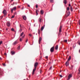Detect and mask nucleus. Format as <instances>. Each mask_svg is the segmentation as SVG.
Instances as JSON below:
<instances>
[{
  "label": "nucleus",
  "mask_w": 80,
  "mask_h": 80,
  "mask_svg": "<svg viewBox=\"0 0 80 80\" xmlns=\"http://www.w3.org/2000/svg\"><path fill=\"white\" fill-rule=\"evenodd\" d=\"M37 70V68H34L33 69L32 71V75H33V74H34V73H35V70Z\"/></svg>",
  "instance_id": "obj_6"
},
{
  "label": "nucleus",
  "mask_w": 80,
  "mask_h": 80,
  "mask_svg": "<svg viewBox=\"0 0 80 80\" xmlns=\"http://www.w3.org/2000/svg\"><path fill=\"white\" fill-rule=\"evenodd\" d=\"M67 40H64V42H67Z\"/></svg>",
  "instance_id": "obj_27"
},
{
  "label": "nucleus",
  "mask_w": 80,
  "mask_h": 80,
  "mask_svg": "<svg viewBox=\"0 0 80 80\" xmlns=\"http://www.w3.org/2000/svg\"><path fill=\"white\" fill-rule=\"evenodd\" d=\"M70 10L72 12V10H73V9L72 8V7H71L70 8Z\"/></svg>",
  "instance_id": "obj_25"
},
{
  "label": "nucleus",
  "mask_w": 80,
  "mask_h": 80,
  "mask_svg": "<svg viewBox=\"0 0 80 80\" xmlns=\"http://www.w3.org/2000/svg\"><path fill=\"white\" fill-rule=\"evenodd\" d=\"M55 50H58V45H57L55 48Z\"/></svg>",
  "instance_id": "obj_22"
},
{
  "label": "nucleus",
  "mask_w": 80,
  "mask_h": 80,
  "mask_svg": "<svg viewBox=\"0 0 80 80\" xmlns=\"http://www.w3.org/2000/svg\"><path fill=\"white\" fill-rule=\"evenodd\" d=\"M62 26H60L59 30V32L58 34V36H60V35H61V32H62Z\"/></svg>",
  "instance_id": "obj_1"
},
{
  "label": "nucleus",
  "mask_w": 80,
  "mask_h": 80,
  "mask_svg": "<svg viewBox=\"0 0 80 80\" xmlns=\"http://www.w3.org/2000/svg\"><path fill=\"white\" fill-rule=\"evenodd\" d=\"M20 46H18V47L17 48L18 50H20Z\"/></svg>",
  "instance_id": "obj_28"
},
{
  "label": "nucleus",
  "mask_w": 80,
  "mask_h": 80,
  "mask_svg": "<svg viewBox=\"0 0 80 80\" xmlns=\"http://www.w3.org/2000/svg\"><path fill=\"white\" fill-rule=\"evenodd\" d=\"M70 6H71V4H69V7H70Z\"/></svg>",
  "instance_id": "obj_44"
},
{
  "label": "nucleus",
  "mask_w": 80,
  "mask_h": 80,
  "mask_svg": "<svg viewBox=\"0 0 80 80\" xmlns=\"http://www.w3.org/2000/svg\"><path fill=\"white\" fill-rule=\"evenodd\" d=\"M38 10H36V15H38Z\"/></svg>",
  "instance_id": "obj_19"
},
{
  "label": "nucleus",
  "mask_w": 80,
  "mask_h": 80,
  "mask_svg": "<svg viewBox=\"0 0 80 80\" xmlns=\"http://www.w3.org/2000/svg\"><path fill=\"white\" fill-rule=\"evenodd\" d=\"M44 28L43 27V26L41 28V31H42L43 30Z\"/></svg>",
  "instance_id": "obj_20"
},
{
  "label": "nucleus",
  "mask_w": 80,
  "mask_h": 80,
  "mask_svg": "<svg viewBox=\"0 0 80 80\" xmlns=\"http://www.w3.org/2000/svg\"><path fill=\"white\" fill-rule=\"evenodd\" d=\"M50 2L52 3L53 2V0H50Z\"/></svg>",
  "instance_id": "obj_39"
},
{
  "label": "nucleus",
  "mask_w": 80,
  "mask_h": 80,
  "mask_svg": "<svg viewBox=\"0 0 80 80\" xmlns=\"http://www.w3.org/2000/svg\"><path fill=\"white\" fill-rule=\"evenodd\" d=\"M2 43V41H1L0 42V45H1Z\"/></svg>",
  "instance_id": "obj_36"
},
{
  "label": "nucleus",
  "mask_w": 80,
  "mask_h": 80,
  "mask_svg": "<svg viewBox=\"0 0 80 80\" xmlns=\"http://www.w3.org/2000/svg\"><path fill=\"white\" fill-rule=\"evenodd\" d=\"M36 8H38V5H36Z\"/></svg>",
  "instance_id": "obj_35"
},
{
  "label": "nucleus",
  "mask_w": 80,
  "mask_h": 80,
  "mask_svg": "<svg viewBox=\"0 0 80 80\" xmlns=\"http://www.w3.org/2000/svg\"><path fill=\"white\" fill-rule=\"evenodd\" d=\"M72 77V75L71 74H69V76H68V78L67 79V80H70V79L71 77Z\"/></svg>",
  "instance_id": "obj_7"
},
{
  "label": "nucleus",
  "mask_w": 80,
  "mask_h": 80,
  "mask_svg": "<svg viewBox=\"0 0 80 80\" xmlns=\"http://www.w3.org/2000/svg\"><path fill=\"white\" fill-rule=\"evenodd\" d=\"M8 30V29L7 28L6 30Z\"/></svg>",
  "instance_id": "obj_53"
},
{
  "label": "nucleus",
  "mask_w": 80,
  "mask_h": 80,
  "mask_svg": "<svg viewBox=\"0 0 80 80\" xmlns=\"http://www.w3.org/2000/svg\"><path fill=\"white\" fill-rule=\"evenodd\" d=\"M71 60V56H70L69 57L68 61H68H69V60Z\"/></svg>",
  "instance_id": "obj_17"
},
{
  "label": "nucleus",
  "mask_w": 80,
  "mask_h": 80,
  "mask_svg": "<svg viewBox=\"0 0 80 80\" xmlns=\"http://www.w3.org/2000/svg\"><path fill=\"white\" fill-rule=\"evenodd\" d=\"M41 41H42V38L40 37L39 40H38V42H39V44H40V42H41Z\"/></svg>",
  "instance_id": "obj_10"
},
{
  "label": "nucleus",
  "mask_w": 80,
  "mask_h": 80,
  "mask_svg": "<svg viewBox=\"0 0 80 80\" xmlns=\"http://www.w3.org/2000/svg\"><path fill=\"white\" fill-rule=\"evenodd\" d=\"M48 58V56H46L45 57V58H46L47 59V58Z\"/></svg>",
  "instance_id": "obj_34"
},
{
  "label": "nucleus",
  "mask_w": 80,
  "mask_h": 80,
  "mask_svg": "<svg viewBox=\"0 0 80 80\" xmlns=\"http://www.w3.org/2000/svg\"><path fill=\"white\" fill-rule=\"evenodd\" d=\"M22 39H21V38H20V42H22Z\"/></svg>",
  "instance_id": "obj_41"
},
{
  "label": "nucleus",
  "mask_w": 80,
  "mask_h": 80,
  "mask_svg": "<svg viewBox=\"0 0 80 80\" xmlns=\"http://www.w3.org/2000/svg\"><path fill=\"white\" fill-rule=\"evenodd\" d=\"M67 14H68V16H67V17H68V16H69L70 15V12H67Z\"/></svg>",
  "instance_id": "obj_14"
},
{
  "label": "nucleus",
  "mask_w": 80,
  "mask_h": 80,
  "mask_svg": "<svg viewBox=\"0 0 80 80\" xmlns=\"http://www.w3.org/2000/svg\"><path fill=\"white\" fill-rule=\"evenodd\" d=\"M66 12H67V11H66Z\"/></svg>",
  "instance_id": "obj_56"
},
{
  "label": "nucleus",
  "mask_w": 80,
  "mask_h": 80,
  "mask_svg": "<svg viewBox=\"0 0 80 80\" xmlns=\"http://www.w3.org/2000/svg\"><path fill=\"white\" fill-rule=\"evenodd\" d=\"M41 72H42V71H41L40 72V73H41Z\"/></svg>",
  "instance_id": "obj_55"
},
{
  "label": "nucleus",
  "mask_w": 80,
  "mask_h": 80,
  "mask_svg": "<svg viewBox=\"0 0 80 80\" xmlns=\"http://www.w3.org/2000/svg\"><path fill=\"white\" fill-rule=\"evenodd\" d=\"M22 29L21 28H20V30H19V32H22Z\"/></svg>",
  "instance_id": "obj_38"
},
{
  "label": "nucleus",
  "mask_w": 80,
  "mask_h": 80,
  "mask_svg": "<svg viewBox=\"0 0 80 80\" xmlns=\"http://www.w3.org/2000/svg\"><path fill=\"white\" fill-rule=\"evenodd\" d=\"M4 54L5 55H7V53H4Z\"/></svg>",
  "instance_id": "obj_43"
},
{
  "label": "nucleus",
  "mask_w": 80,
  "mask_h": 80,
  "mask_svg": "<svg viewBox=\"0 0 80 80\" xmlns=\"http://www.w3.org/2000/svg\"><path fill=\"white\" fill-rule=\"evenodd\" d=\"M0 60H2V58L1 57H0Z\"/></svg>",
  "instance_id": "obj_49"
},
{
  "label": "nucleus",
  "mask_w": 80,
  "mask_h": 80,
  "mask_svg": "<svg viewBox=\"0 0 80 80\" xmlns=\"http://www.w3.org/2000/svg\"><path fill=\"white\" fill-rule=\"evenodd\" d=\"M60 77H61V78H62L63 77V76H62V75H60Z\"/></svg>",
  "instance_id": "obj_31"
},
{
  "label": "nucleus",
  "mask_w": 80,
  "mask_h": 80,
  "mask_svg": "<svg viewBox=\"0 0 80 80\" xmlns=\"http://www.w3.org/2000/svg\"><path fill=\"white\" fill-rule=\"evenodd\" d=\"M78 44H79V45H80V42H79V43H78Z\"/></svg>",
  "instance_id": "obj_48"
},
{
  "label": "nucleus",
  "mask_w": 80,
  "mask_h": 80,
  "mask_svg": "<svg viewBox=\"0 0 80 80\" xmlns=\"http://www.w3.org/2000/svg\"><path fill=\"white\" fill-rule=\"evenodd\" d=\"M22 38H25V36H23L22 37Z\"/></svg>",
  "instance_id": "obj_46"
},
{
  "label": "nucleus",
  "mask_w": 80,
  "mask_h": 80,
  "mask_svg": "<svg viewBox=\"0 0 80 80\" xmlns=\"http://www.w3.org/2000/svg\"><path fill=\"white\" fill-rule=\"evenodd\" d=\"M38 33L40 35V29H38Z\"/></svg>",
  "instance_id": "obj_23"
},
{
  "label": "nucleus",
  "mask_w": 80,
  "mask_h": 80,
  "mask_svg": "<svg viewBox=\"0 0 80 80\" xmlns=\"http://www.w3.org/2000/svg\"><path fill=\"white\" fill-rule=\"evenodd\" d=\"M2 65H3V66H5V63H2Z\"/></svg>",
  "instance_id": "obj_33"
},
{
  "label": "nucleus",
  "mask_w": 80,
  "mask_h": 80,
  "mask_svg": "<svg viewBox=\"0 0 80 80\" xmlns=\"http://www.w3.org/2000/svg\"><path fill=\"white\" fill-rule=\"evenodd\" d=\"M38 62H36L34 64V68H37V66H38Z\"/></svg>",
  "instance_id": "obj_5"
},
{
  "label": "nucleus",
  "mask_w": 80,
  "mask_h": 80,
  "mask_svg": "<svg viewBox=\"0 0 80 80\" xmlns=\"http://www.w3.org/2000/svg\"><path fill=\"white\" fill-rule=\"evenodd\" d=\"M11 31H15V30H14V29H13V28H12L11 29Z\"/></svg>",
  "instance_id": "obj_26"
},
{
  "label": "nucleus",
  "mask_w": 80,
  "mask_h": 80,
  "mask_svg": "<svg viewBox=\"0 0 80 80\" xmlns=\"http://www.w3.org/2000/svg\"><path fill=\"white\" fill-rule=\"evenodd\" d=\"M0 75H2L3 74V70L0 69Z\"/></svg>",
  "instance_id": "obj_8"
},
{
  "label": "nucleus",
  "mask_w": 80,
  "mask_h": 80,
  "mask_svg": "<svg viewBox=\"0 0 80 80\" xmlns=\"http://www.w3.org/2000/svg\"><path fill=\"white\" fill-rule=\"evenodd\" d=\"M18 8H20V6H18Z\"/></svg>",
  "instance_id": "obj_47"
},
{
  "label": "nucleus",
  "mask_w": 80,
  "mask_h": 80,
  "mask_svg": "<svg viewBox=\"0 0 80 80\" xmlns=\"http://www.w3.org/2000/svg\"><path fill=\"white\" fill-rule=\"evenodd\" d=\"M3 18V16H2V17H0V18H1V19H2V18Z\"/></svg>",
  "instance_id": "obj_37"
},
{
  "label": "nucleus",
  "mask_w": 80,
  "mask_h": 80,
  "mask_svg": "<svg viewBox=\"0 0 80 80\" xmlns=\"http://www.w3.org/2000/svg\"><path fill=\"white\" fill-rule=\"evenodd\" d=\"M67 10H70V8H69V7H68L67 8Z\"/></svg>",
  "instance_id": "obj_29"
},
{
  "label": "nucleus",
  "mask_w": 80,
  "mask_h": 80,
  "mask_svg": "<svg viewBox=\"0 0 80 80\" xmlns=\"http://www.w3.org/2000/svg\"><path fill=\"white\" fill-rule=\"evenodd\" d=\"M41 14H42V15H43V11L42 10H41L40 12Z\"/></svg>",
  "instance_id": "obj_21"
},
{
  "label": "nucleus",
  "mask_w": 80,
  "mask_h": 80,
  "mask_svg": "<svg viewBox=\"0 0 80 80\" xmlns=\"http://www.w3.org/2000/svg\"><path fill=\"white\" fill-rule=\"evenodd\" d=\"M7 25L8 27H10V23L8 22L7 23Z\"/></svg>",
  "instance_id": "obj_11"
},
{
  "label": "nucleus",
  "mask_w": 80,
  "mask_h": 80,
  "mask_svg": "<svg viewBox=\"0 0 80 80\" xmlns=\"http://www.w3.org/2000/svg\"><path fill=\"white\" fill-rule=\"evenodd\" d=\"M14 17H15V15L12 16V17H11L12 18H14Z\"/></svg>",
  "instance_id": "obj_30"
},
{
  "label": "nucleus",
  "mask_w": 80,
  "mask_h": 80,
  "mask_svg": "<svg viewBox=\"0 0 80 80\" xmlns=\"http://www.w3.org/2000/svg\"><path fill=\"white\" fill-rule=\"evenodd\" d=\"M38 20H39V22H40V23H41V22H42V19H41V18H39Z\"/></svg>",
  "instance_id": "obj_13"
},
{
  "label": "nucleus",
  "mask_w": 80,
  "mask_h": 80,
  "mask_svg": "<svg viewBox=\"0 0 80 80\" xmlns=\"http://www.w3.org/2000/svg\"><path fill=\"white\" fill-rule=\"evenodd\" d=\"M54 47L53 46L50 49V51L51 52H54Z\"/></svg>",
  "instance_id": "obj_2"
},
{
  "label": "nucleus",
  "mask_w": 80,
  "mask_h": 80,
  "mask_svg": "<svg viewBox=\"0 0 80 80\" xmlns=\"http://www.w3.org/2000/svg\"><path fill=\"white\" fill-rule=\"evenodd\" d=\"M23 18L25 20H27V17H26L25 16L23 17Z\"/></svg>",
  "instance_id": "obj_15"
},
{
  "label": "nucleus",
  "mask_w": 80,
  "mask_h": 80,
  "mask_svg": "<svg viewBox=\"0 0 80 80\" xmlns=\"http://www.w3.org/2000/svg\"><path fill=\"white\" fill-rule=\"evenodd\" d=\"M66 65L67 67V66H68V61H67L66 62Z\"/></svg>",
  "instance_id": "obj_12"
},
{
  "label": "nucleus",
  "mask_w": 80,
  "mask_h": 80,
  "mask_svg": "<svg viewBox=\"0 0 80 80\" xmlns=\"http://www.w3.org/2000/svg\"><path fill=\"white\" fill-rule=\"evenodd\" d=\"M28 41V39H27L26 41V42H27Z\"/></svg>",
  "instance_id": "obj_42"
},
{
  "label": "nucleus",
  "mask_w": 80,
  "mask_h": 80,
  "mask_svg": "<svg viewBox=\"0 0 80 80\" xmlns=\"http://www.w3.org/2000/svg\"><path fill=\"white\" fill-rule=\"evenodd\" d=\"M63 2L64 3V4H67V0H64Z\"/></svg>",
  "instance_id": "obj_16"
},
{
  "label": "nucleus",
  "mask_w": 80,
  "mask_h": 80,
  "mask_svg": "<svg viewBox=\"0 0 80 80\" xmlns=\"http://www.w3.org/2000/svg\"><path fill=\"white\" fill-rule=\"evenodd\" d=\"M23 32H22L21 34L20 35V36H21V37L23 36Z\"/></svg>",
  "instance_id": "obj_24"
},
{
  "label": "nucleus",
  "mask_w": 80,
  "mask_h": 80,
  "mask_svg": "<svg viewBox=\"0 0 80 80\" xmlns=\"http://www.w3.org/2000/svg\"><path fill=\"white\" fill-rule=\"evenodd\" d=\"M75 62H77V60H75Z\"/></svg>",
  "instance_id": "obj_50"
},
{
  "label": "nucleus",
  "mask_w": 80,
  "mask_h": 80,
  "mask_svg": "<svg viewBox=\"0 0 80 80\" xmlns=\"http://www.w3.org/2000/svg\"><path fill=\"white\" fill-rule=\"evenodd\" d=\"M4 14V15H7V11H6V10H4L3 12H2Z\"/></svg>",
  "instance_id": "obj_4"
},
{
  "label": "nucleus",
  "mask_w": 80,
  "mask_h": 80,
  "mask_svg": "<svg viewBox=\"0 0 80 80\" xmlns=\"http://www.w3.org/2000/svg\"><path fill=\"white\" fill-rule=\"evenodd\" d=\"M17 41H15L12 43V45H17Z\"/></svg>",
  "instance_id": "obj_9"
},
{
  "label": "nucleus",
  "mask_w": 80,
  "mask_h": 80,
  "mask_svg": "<svg viewBox=\"0 0 80 80\" xmlns=\"http://www.w3.org/2000/svg\"><path fill=\"white\" fill-rule=\"evenodd\" d=\"M20 27H21V25H20Z\"/></svg>",
  "instance_id": "obj_54"
},
{
  "label": "nucleus",
  "mask_w": 80,
  "mask_h": 80,
  "mask_svg": "<svg viewBox=\"0 0 80 80\" xmlns=\"http://www.w3.org/2000/svg\"><path fill=\"white\" fill-rule=\"evenodd\" d=\"M28 7H30V5L28 4Z\"/></svg>",
  "instance_id": "obj_45"
},
{
  "label": "nucleus",
  "mask_w": 80,
  "mask_h": 80,
  "mask_svg": "<svg viewBox=\"0 0 80 80\" xmlns=\"http://www.w3.org/2000/svg\"><path fill=\"white\" fill-rule=\"evenodd\" d=\"M11 53V55H14L15 54V52H13V51H12Z\"/></svg>",
  "instance_id": "obj_18"
},
{
  "label": "nucleus",
  "mask_w": 80,
  "mask_h": 80,
  "mask_svg": "<svg viewBox=\"0 0 80 80\" xmlns=\"http://www.w3.org/2000/svg\"><path fill=\"white\" fill-rule=\"evenodd\" d=\"M11 1L12 2V1H13V0H11Z\"/></svg>",
  "instance_id": "obj_52"
},
{
  "label": "nucleus",
  "mask_w": 80,
  "mask_h": 80,
  "mask_svg": "<svg viewBox=\"0 0 80 80\" xmlns=\"http://www.w3.org/2000/svg\"><path fill=\"white\" fill-rule=\"evenodd\" d=\"M23 8H22V10H23Z\"/></svg>",
  "instance_id": "obj_51"
},
{
  "label": "nucleus",
  "mask_w": 80,
  "mask_h": 80,
  "mask_svg": "<svg viewBox=\"0 0 80 80\" xmlns=\"http://www.w3.org/2000/svg\"><path fill=\"white\" fill-rule=\"evenodd\" d=\"M29 36H30V37H32V35H31V34H29Z\"/></svg>",
  "instance_id": "obj_40"
},
{
  "label": "nucleus",
  "mask_w": 80,
  "mask_h": 80,
  "mask_svg": "<svg viewBox=\"0 0 80 80\" xmlns=\"http://www.w3.org/2000/svg\"><path fill=\"white\" fill-rule=\"evenodd\" d=\"M52 67L51 66L50 68H49V70H51L52 69Z\"/></svg>",
  "instance_id": "obj_32"
},
{
  "label": "nucleus",
  "mask_w": 80,
  "mask_h": 80,
  "mask_svg": "<svg viewBox=\"0 0 80 80\" xmlns=\"http://www.w3.org/2000/svg\"><path fill=\"white\" fill-rule=\"evenodd\" d=\"M16 9H17V7H15L13 8H12L11 9V11L12 13L13 12V10H16Z\"/></svg>",
  "instance_id": "obj_3"
}]
</instances>
